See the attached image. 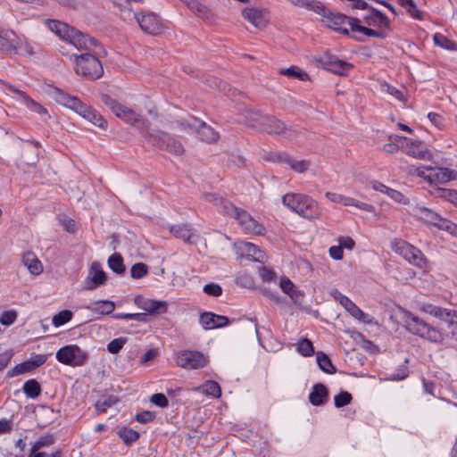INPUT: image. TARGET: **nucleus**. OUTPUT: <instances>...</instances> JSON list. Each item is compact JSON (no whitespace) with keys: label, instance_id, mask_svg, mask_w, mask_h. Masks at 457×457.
<instances>
[{"label":"nucleus","instance_id":"1","mask_svg":"<svg viewBox=\"0 0 457 457\" xmlns=\"http://www.w3.org/2000/svg\"><path fill=\"white\" fill-rule=\"evenodd\" d=\"M401 319L405 329L412 335L435 344H442L445 335L441 329L428 323L410 311L402 310Z\"/></svg>","mask_w":457,"mask_h":457},{"label":"nucleus","instance_id":"2","mask_svg":"<svg viewBox=\"0 0 457 457\" xmlns=\"http://www.w3.org/2000/svg\"><path fill=\"white\" fill-rule=\"evenodd\" d=\"M55 101L65 107L74 111L85 120L102 129H106L107 121L87 104L82 103L78 97L71 96L61 89L54 91Z\"/></svg>","mask_w":457,"mask_h":457},{"label":"nucleus","instance_id":"3","mask_svg":"<svg viewBox=\"0 0 457 457\" xmlns=\"http://www.w3.org/2000/svg\"><path fill=\"white\" fill-rule=\"evenodd\" d=\"M245 121L250 127L270 135H280L287 131L285 123L275 116L262 113L258 111L245 109L243 112Z\"/></svg>","mask_w":457,"mask_h":457},{"label":"nucleus","instance_id":"4","mask_svg":"<svg viewBox=\"0 0 457 457\" xmlns=\"http://www.w3.org/2000/svg\"><path fill=\"white\" fill-rule=\"evenodd\" d=\"M101 54L83 53L73 54L76 74L88 80L100 79L104 74L103 64L99 60Z\"/></svg>","mask_w":457,"mask_h":457},{"label":"nucleus","instance_id":"5","mask_svg":"<svg viewBox=\"0 0 457 457\" xmlns=\"http://www.w3.org/2000/svg\"><path fill=\"white\" fill-rule=\"evenodd\" d=\"M284 205L305 219H317L320 216L318 204L303 194H287L282 198Z\"/></svg>","mask_w":457,"mask_h":457},{"label":"nucleus","instance_id":"6","mask_svg":"<svg viewBox=\"0 0 457 457\" xmlns=\"http://www.w3.org/2000/svg\"><path fill=\"white\" fill-rule=\"evenodd\" d=\"M145 139L159 149L175 155H181L185 151L178 139L164 131H147Z\"/></svg>","mask_w":457,"mask_h":457},{"label":"nucleus","instance_id":"7","mask_svg":"<svg viewBox=\"0 0 457 457\" xmlns=\"http://www.w3.org/2000/svg\"><path fill=\"white\" fill-rule=\"evenodd\" d=\"M311 7L314 8V12L322 17V22H324L328 27L341 34L350 36L349 30L343 28L342 25L345 22L349 24V20L352 17H348L338 12H333L320 1L319 3L311 4Z\"/></svg>","mask_w":457,"mask_h":457},{"label":"nucleus","instance_id":"8","mask_svg":"<svg viewBox=\"0 0 457 457\" xmlns=\"http://www.w3.org/2000/svg\"><path fill=\"white\" fill-rule=\"evenodd\" d=\"M224 213L234 217L245 233L263 235L265 232L263 225L258 223L247 212L233 204H225Z\"/></svg>","mask_w":457,"mask_h":457},{"label":"nucleus","instance_id":"9","mask_svg":"<svg viewBox=\"0 0 457 457\" xmlns=\"http://www.w3.org/2000/svg\"><path fill=\"white\" fill-rule=\"evenodd\" d=\"M413 215L419 220L431 224L439 229L453 233L457 226L452 221L441 217L435 211L424 206L417 205L412 209Z\"/></svg>","mask_w":457,"mask_h":457},{"label":"nucleus","instance_id":"10","mask_svg":"<svg viewBox=\"0 0 457 457\" xmlns=\"http://www.w3.org/2000/svg\"><path fill=\"white\" fill-rule=\"evenodd\" d=\"M32 54V47L27 44L21 37L17 36L12 30H5L0 33V50L10 55L17 54L20 49Z\"/></svg>","mask_w":457,"mask_h":457},{"label":"nucleus","instance_id":"11","mask_svg":"<svg viewBox=\"0 0 457 457\" xmlns=\"http://www.w3.org/2000/svg\"><path fill=\"white\" fill-rule=\"evenodd\" d=\"M67 41L73 45L77 49L86 51V53H96L105 54L104 49L97 44V41L90 36L82 33L73 28Z\"/></svg>","mask_w":457,"mask_h":457},{"label":"nucleus","instance_id":"12","mask_svg":"<svg viewBox=\"0 0 457 457\" xmlns=\"http://www.w3.org/2000/svg\"><path fill=\"white\" fill-rule=\"evenodd\" d=\"M56 359L65 365L82 366L87 359V353L78 345H70L57 351Z\"/></svg>","mask_w":457,"mask_h":457},{"label":"nucleus","instance_id":"13","mask_svg":"<svg viewBox=\"0 0 457 457\" xmlns=\"http://www.w3.org/2000/svg\"><path fill=\"white\" fill-rule=\"evenodd\" d=\"M177 364L184 369L195 370L207 364V357L197 351H182L176 359Z\"/></svg>","mask_w":457,"mask_h":457},{"label":"nucleus","instance_id":"14","mask_svg":"<svg viewBox=\"0 0 457 457\" xmlns=\"http://www.w3.org/2000/svg\"><path fill=\"white\" fill-rule=\"evenodd\" d=\"M115 115L125 122L141 129L142 132H144L145 137L147 134V131H151L149 129V121L140 114L137 113L134 110L125 105H121Z\"/></svg>","mask_w":457,"mask_h":457},{"label":"nucleus","instance_id":"15","mask_svg":"<svg viewBox=\"0 0 457 457\" xmlns=\"http://www.w3.org/2000/svg\"><path fill=\"white\" fill-rule=\"evenodd\" d=\"M317 62L325 69L333 73L344 76L345 71H349L353 65L349 62L338 59L336 55L326 52L317 58Z\"/></svg>","mask_w":457,"mask_h":457},{"label":"nucleus","instance_id":"16","mask_svg":"<svg viewBox=\"0 0 457 457\" xmlns=\"http://www.w3.org/2000/svg\"><path fill=\"white\" fill-rule=\"evenodd\" d=\"M393 249L410 262L419 267H422L424 259L421 252L418 248L411 245L405 241L397 240L393 243Z\"/></svg>","mask_w":457,"mask_h":457},{"label":"nucleus","instance_id":"17","mask_svg":"<svg viewBox=\"0 0 457 457\" xmlns=\"http://www.w3.org/2000/svg\"><path fill=\"white\" fill-rule=\"evenodd\" d=\"M135 17L143 31L152 35H158L162 32V24L156 14L148 12L135 14Z\"/></svg>","mask_w":457,"mask_h":457},{"label":"nucleus","instance_id":"18","mask_svg":"<svg viewBox=\"0 0 457 457\" xmlns=\"http://www.w3.org/2000/svg\"><path fill=\"white\" fill-rule=\"evenodd\" d=\"M134 303L138 308L154 315L165 313L168 309V303L166 301H156L145 298L142 295H137L134 298Z\"/></svg>","mask_w":457,"mask_h":457},{"label":"nucleus","instance_id":"19","mask_svg":"<svg viewBox=\"0 0 457 457\" xmlns=\"http://www.w3.org/2000/svg\"><path fill=\"white\" fill-rule=\"evenodd\" d=\"M236 247L237 249V253L240 254V256L246 257L253 262H257L260 263L266 262V254L265 253L258 248L255 245L241 241L237 243Z\"/></svg>","mask_w":457,"mask_h":457},{"label":"nucleus","instance_id":"20","mask_svg":"<svg viewBox=\"0 0 457 457\" xmlns=\"http://www.w3.org/2000/svg\"><path fill=\"white\" fill-rule=\"evenodd\" d=\"M333 297L340 303V304L356 320H361L365 323H370L367 320L368 314L364 313L347 296L342 295L338 290L334 289L331 293Z\"/></svg>","mask_w":457,"mask_h":457},{"label":"nucleus","instance_id":"21","mask_svg":"<svg viewBox=\"0 0 457 457\" xmlns=\"http://www.w3.org/2000/svg\"><path fill=\"white\" fill-rule=\"evenodd\" d=\"M428 180L435 184H445L456 177V172L448 168L427 167Z\"/></svg>","mask_w":457,"mask_h":457},{"label":"nucleus","instance_id":"22","mask_svg":"<svg viewBox=\"0 0 457 457\" xmlns=\"http://www.w3.org/2000/svg\"><path fill=\"white\" fill-rule=\"evenodd\" d=\"M199 322L204 329L223 328L230 323L227 316L205 312L200 314Z\"/></svg>","mask_w":457,"mask_h":457},{"label":"nucleus","instance_id":"23","mask_svg":"<svg viewBox=\"0 0 457 457\" xmlns=\"http://www.w3.org/2000/svg\"><path fill=\"white\" fill-rule=\"evenodd\" d=\"M403 151L408 155L420 160H428L432 157L431 152L420 141H413L408 137L403 143Z\"/></svg>","mask_w":457,"mask_h":457},{"label":"nucleus","instance_id":"24","mask_svg":"<svg viewBox=\"0 0 457 457\" xmlns=\"http://www.w3.org/2000/svg\"><path fill=\"white\" fill-rule=\"evenodd\" d=\"M242 15L256 28H263L268 22V12L264 9L246 7L243 9Z\"/></svg>","mask_w":457,"mask_h":457},{"label":"nucleus","instance_id":"25","mask_svg":"<svg viewBox=\"0 0 457 457\" xmlns=\"http://www.w3.org/2000/svg\"><path fill=\"white\" fill-rule=\"evenodd\" d=\"M5 87L10 92L17 94L20 96L22 103L24 104V105L31 112H34L41 116L48 115L47 110L39 103L30 98L25 92L17 89L14 86L11 84H6Z\"/></svg>","mask_w":457,"mask_h":457},{"label":"nucleus","instance_id":"26","mask_svg":"<svg viewBox=\"0 0 457 457\" xmlns=\"http://www.w3.org/2000/svg\"><path fill=\"white\" fill-rule=\"evenodd\" d=\"M170 231L175 237L189 244H195L199 237L189 226L185 224L171 226Z\"/></svg>","mask_w":457,"mask_h":457},{"label":"nucleus","instance_id":"27","mask_svg":"<svg viewBox=\"0 0 457 457\" xmlns=\"http://www.w3.org/2000/svg\"><path fill=\"white\" fill-rule=\"evenodd\" d=\"M90 273L92 276L90 277V281L87 284V289L88 290H93L98 286L104 285L107 280V275L102 270L101 264L98 262H94L91 264Z\"/></svg>","mask_w":457,"mask_h":457},{"label":"nucleus","instance_id":"28","mask_svg":"<svg viewBox=\"0 0 457 457\" xmlns=\"http://www.w3.org/2000/svg\"><path fill=\"white\" fill-rule=\"evenodd\" d=\"M370 12L364 16V21L369 26L389 28L388 18L376 8H370Z\"/></svg>","mask_w":457,"mask_h":457},{"label":"nucleus","instance_id":"29","mask_svg":"<svg viewBox=\"0 0 457 457\" xmlns=\"http://www.w3.org/2000/svg\"><path fill=\"white\" fill-rule=\"evenodd\" d=\"M309 402L314 406L323 405L328 398V391L323 384H316L309 395Z\"/></svg>","mask_w":457,"mask_h":457},{"label":"nucleus","instance_id":"30","mask_svg":"<svg viewBox=\"0 0 457 457\" xmlns=\"http://www.w3.org/2000/svg\"><path fill=\"white\" fill-rule=\"evenodd\" d=\"M22 264L27 267L30 274L39 275L43 272V265L36 254L32 252H27L22 254Z\"/></svg>","mask_w":457,"mask_h":457},{"label":"nucleus","instance_id":"31","mask_svg":"<svg viewBox=\"0 0 457 457\" xmlns=\"http://www.w3.org/2000/svg\"><path fill=\"white\" fill-rule=\"evenodd\" d=\"M197 122L196 132L200 139L206 143H214L219 139V133L205 122L195 120Z\"/></svg>","mask_w":457,"mask_h":457},{"label":"nucleus","instance_id":"32","mask_svg":"<svg viewBox=\"0 0 457 457\" xmlns=\"http://www.w3.org/2000/svg\"><path fill=\"white\" fill-rule=\"evenodd\" d=\"M199 18L205 21H210L212 19V12L204 4L196 0H181Z\"/></svg>","mask_w":457,"mask_h":457},{"label":"nucleus","instance_id":"33","mask_svg":"<svg viewBox=\"0 0 457 457\" xmlns=\"http://www.w3.org/2000/svg\"><path fill=\"white\" fill-rule=\"evenodd\" d=\"M360 21L357 18H351L349 20V26L352 31L360 32L368 37H373L378 38H384L385 33L382 31L369 29L367 27L359 24Z\"/></svg>","mask_w":457,"mask_h":457},{"label":"nucleus","instance_id":"34","mask_svg":"<svg viewBox=\"0 0 457 457\" xmlns=\"http://www.w3.org/2000/svg\"><path fill=\"white\" fill-rule=\"evenodd\" d=\"M48 28L54 34L65 40L68 39L70 34L73 31L72 27H70L68 24L55 20L49 21Z\"/></svg>","mask_w":457,"mask_h":457},{"label":"nucleus","instance_id":"35","mask_svg":"<svg viewBox=\"0 0 457 457\" xmlns=\"http://www.w3.org/2000/svg\"><path fill=\"white\" fill-rule=\"evenodd\" d=\"M88 310H90L93 312L102 314V315H107L112 313L115 309V303L112 301L110 300H103V301H97L91 305L87 307Z\"/></svg>","mask_w":457,"mask_h":457},{"label":"nucleus","instance_id":"36","mask_svg":"<svg viewBox=\"0 0 457 457\" xmlns=\"http://www.w3.org/2000/svg\"><path fill=\"white\" fill-rule=\"evenodd\" d=\"M316 359L320 369L325 373L335 374L337 372L335 366L332 364L331 360L326 353L318 352L316 354Z\"/></svg>","mask_w":457,"mask_h":457},{"label":"nucleus","instance_id":"37","mask_svg":"<svg viewBox=\"0 0 457 457\" xmlns=\"http://www.w3.org/2000/svg\"><path fill=\"white\" fill-rule=\"evenodd\" d=\"M195 390L213 397L219 398L221 395V389L219 384L213 380H208Z\"/></svg>","mask_w":457,"mask_h":457},{"label":"nucleus","instance_id":"38","mask_svg":"<svg viewBox=\"0 0 457 457\" xmlns=\"http://www.w3.org/2000/svg\"><path fill=\"white\" fill-rule=\"evenodd\" d=\"M287 165L293 171L296 173H304L309 170L312 165V162L306 159L298 160L290 156Z\"/></svg>","mask_w":457,"mask_h":457},{"label":"nucleus","instance_id":"39","mask_svg":"<svg viewBox=\"0 0 457 457\" xmlns=\"http://www.w3.org/2000/svg\"><path fill=\"white\" fill-rule=\"evenodd\" d=\"M109 268L118 275L124 274L126 267L123 263V259L120 253H113L108 258Z\"/></svg>","mask_w":457,"mask_h":457},{"label":"nucleus","instance_id":"40","mask_svg":"<svg viewBox=\"0 0 457 457\" xmlns=\"http://www.w3.org/2000/svg\"><path fill=\"white\" fill-rule=\"evenodd\" d=\"M281 75L287 76L289 78L298 79L299 80L305 81L309 80V75L297 66H291L287 69H281L279 71Z\"/></svg>","mask_w":457,"mask_h":457},{"label":"nucleus","instance_id":"41","mask_svg":"<svg viewBox=\"0 0 457 457\" xmlns=\"http://www.w3.org/2000/svg\"><path fill=\"white\" fill-rule=\"evenodd\" d=\"M22 390L29 398H36L41 394V386L36 379H29L23 385Z\"/></svg>","mask_w":457,"mask_h":457},{"label":"nucleus","instance_id":"42","mask_svg":"<svg viewBox=\"0 0 457 457\" xmlns=\"http://www.w3.org/2000/svg\"><path fill=\"white\" fill-rule=\"evenodd\" d=\"M117 434L127 445L132 444L139 438V433L137 431L127 427L120 428Z\"/></svg>","mask_w":457,"mask_h":457},{"label":"nucleus","instance_id":"43","mask_svg":"<svg viewBox=\"0 0 457 457\" xmlns=\"http://www.w3.org/2000/svg\"><path fill=\"white\" fill-rule=\"evenodd\" d=\"M33 362L30 360L17 364L13 369L8 371V376L14 377L34 370Z\"/></svg>","mask_w":457,"mask_h":457},{"label":"nucleus","instance_id":"44","mask_svg":"<svg viewBox=\"0 0 457 457\" xmlns=\"http://www.w3.org/2000/svg\"><path fill=\"white\" fill-rule=\"evenodd\" d=\"M118 402L117 397L112 395H108L105 397H103L102 399L98 400L96 403V410L98 413L105 412L106 410L112 405H114Z\"/></svg>","mask_w":457,"mask_h":457},{"label":"nucleus","instance_id":"45","mask_svg":"<svg viewBox=\"0 0 457 457\" xmlns=\"http://www.w3.org/2000/svg\"><path fill=\"white\" fill-rule=\"evenodd\" d=\"M406 142L405 137L395 136L394 141L384 145L383 150L386 153L394 154L399 149L403 150V143Z\"/></svg>","mask_w":457,"mask_h":457},{"label":"nucleus","instance_id":"46","mask_svg":"<svg viewBox=\"0 0 457 457\" xmlns=\"http://www.w3.org/2000/svg\"><path fill=\"white\" fill-rule=\"evenodd\" d=\"M398 4L406 9L414 19H421V12L417 8L413 0H398Z\"/></svg>","mask_w":457,"mask_h":457},{"label":"nucleus","instance_id":"47","mask_svg":"<svg viewBox=\"0 0 457 457\" xmlns=\"http://www.w3.org/2000/svg\"><path fill=\"white\" fill-rule=\"evenodd\" d=\"M290 155L282 152H270L265 155V160L287 165Z\"/></svg>","mask_w":457,"mask_h":457},{"label":"nucleus","instance_id":"48","mask_svg":"<svg viewBox=\"0 0 457 457\" xmlns=\"http://www.w3.org/2000/svg\"><path fill=\"white\" fill-rule=\"evenodd\" d=\"M434 317L448 323L449 320H452L453 317L457 318V312L436 306Z\"/></svg>","mask_w":457,"mask_h":457},{"label":"nucleus","instance_id":"49","mask_svg":"<svg viewBox=\"0 0 457 457\" xmlns=\"http://www.w3.org/2000/svg\"><path fill=\"white\" fill-rule=\"evenodd\" d=\"M72 315L73 314L71 311L63 310L53 317V324L55 327H60L70 321L72 318Z\"/></svg>","mask_w":457,"mask_h":457},{"label":"nucleus","instance_id":"50","mask_svg":"<svg viewBox=\"0 0 457 457\" xmlns=\"http://www.w3.org/2000/svg\"><path fill=\"white\" fill-rule=\"evenodd\" d=\"M148 272V267L143 262L135 263L130 269V275L135 279L142 278Z\"/></svg>","mask_w":457,"mask_h":457},{"label":"nucleus","instance_id":"51","mask_svg":"<svg viewBox=\"0 0 457 457\" xmlns=\"http://www.w3.org/2000/svg\"><path fill=\"white\" fill-rule=\"evenodd\" d=\"M352 395L346 391H341L334 397V403L337 408L344 407L352 402Z\"/></svg>","mask_w":457,"mask_h":457},{"label":"nucleus","instance_id":"52","mask_svg":"<svg viewBox=\"0 0 457 457\" xmlns=\"http://www.w3.org/2000/svg\"><path fill=\"white\" fill-rule=\"evenodd\" d=\"M325 196L328 200L333 203L342 204L345 206H347L350 203H353L352 197H347L333 192H327Z\"/></svg>","mask_w":457,"mask_h":457},{"label":"nucleus","instance_id":"53","mask_svg":"<svg viewBox=\"0 0 457 457\" xmlns=\"http://www.w3.org/2000/svg\"><path fill=\"white\" fill-rule=\"evenodd\" d=\"M298 351L303 356H312L314 353L312 343L309 339L303 338L298 344Z\"/></svg>","mask_w":457,"mask_h":457},{"label":"nucleus","instance_id":"54","mask_svg":"<svg viewBox=\"0 0 457 457\" xmlns=\"http://www.w3.org/2000/svg\"><path fill=\"white\" fill-rule=\"evenodd\" d=\"M434 41L436 46H440L443 48L452 50L454 48V43L448 39L446 37H445L442 34L436 33L434 36Z\"/></svg>","mask_w":457,"mask_h":457},{"label":"nucleus","instance_id":"55","mask_svg":"<svg viewBox=\"0 0 457 457\" xmlns=\"http://www.w3.org/2000/svg\"><path fill=\"white\" fill-rule=\"evenodd\" d=\"M101 102L106 105L107 107H109L114 114L117 113L118 112V109H120L121 107L122 104H119L116 100L112 99L110 96L106 95V94H103L101 95Z\"/></svg>","mask_w":457,"mask_h":457},{"label":"nucleus","instance_id":"56","mask_svg":"<svg viewBox=\"0 0 457 457\" xmlns=\"http://www.w3.org/2000/svg\"><path fill=\"white\" fill-rule=\"evenodd\" d=\"M126 342L127 339L124 337L113 339L107 345V350L111 353H118L122 349Z\"/></svg>","mask_w":457,"mask_h":457},{"label":"nucleus","instance_id":"57","mask_svg":"<svg viewBox=\"0 0 457 457\" xmlns=\"http://www.w3.org/2000/svg\"><path fill=\"white\" fill-rule=\"evenodd\" d=\"M17 319V313L15 311L4 312L0 316V322L4 326L12 325Z\"/></svg>","mask_w":457,"mask_h":457},{"label":"nucleus","instance_id":"58","mask_svg":"<svg viewBox=\"0 0 457 457\" xmlns=\"http://www.w3.org/2000/svg\"><path fill=\"white\" fill-rule=\"evenodd\" d=\"M386 195H387L391 199L399 204H407L409 203L408 198H406L401 192L395 189H386Z\"/></svg>","mask_w":457,"mask_h":457},{"label":"nucleus","instance_id":"59","mask_svg":"<svg viewBox=\"0 0 457 457\" xmlns=\"http://www.w3.org/2000/svg\"><path fill=\"white\" fill-rule=\"evenodd\" d=\"M53 443L54 438L52 436L41 437L34 443L33 446L31 447L32 452L34 453L37 451H40L42 447L51 445Z\"/></svg>","mask_w":457,"mask_h":457},{"label":"nucleus","instance_id":"60","mask_svg":"<svg viewBox=\"0 0 457 457\" xmlns=\"http://www.w3.org/2000/svg\"><path fill=\"white\" fill-rule=\"evenodd\" d=\"M204 196L207 202L213 203L215 205H220L221 212H224V205L225 204H231L230 203L225 202L222 198L218 197L216 195H214L212 193H206L204 195Z\"/></svg>","mask_w":457,"mask_h":457},{"label":"nucleus","instance_id":"61","mask_svg":"<svg viewBox=\"0 0 457 457\" xmlns=\"http://www.w3.org/2000/svg\"><path fill=\"white\" fill-rule=\"evenodd\" d=\"M204 292L212 296H220L222 294V288L218 284H207L204 287Z\"/></svg>","mask_w":457,"mask_h":457},{"label":"nucleus","instance_id":"62","mask_svg":"<svg viewBox=\"0 0 457 457\" xmlns=\"http://www.w3.org/2000/svg\"><path fill=\"white\" fill-rule=\"evenodd\" d=\"M150 401L161 407V408H164V407H167L169 405V401L167 399V397L163 395V394H161V393H157V394H154L151 396V399Z\"/></svg>","mask_w":457,"mask_h":457},{"label":"nucleus","instance_id":"63","mask_svg":"<svg viewBox=\"0 0 457 457\" xmlns=\"http://www.w3.org/2000/svg\"><path fill=\"white\" fill-rule=\"evenodd\" d=\"M428 118L430 122L439 129H442L445 127V119L442 115L436 112H429L428 114Z\"/></svg>","mask_w":457,"mask_h":457},{"label":"nucleus","instance_id":"64","mask_svg":"<svg viewBox=\"0 0 457 457\" xmlns=\"http://www.w3.org/2000/svg\"><path fill=\"white\" fill-rule=\"evenodd\" d=\"M154 414L149 411H144L136 415V420L139 423L145 424L151 422L154 419Z\"/></svg>","mask_w":457,"mask_h":457}]
</instances>
